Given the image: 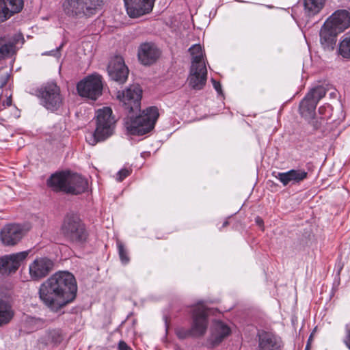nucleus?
Listing matches in <instances>:
<instances>
[{"mask_svg": "<svg viewBox=\"0 0 350 350\" xmlns=\"http://www.w3.org/2000/svg\"><path fill=\"white\" fill-rule=\"evenodd\" d=\"M77 291L74 275L68 271H58L40 285L39 297L46 306L57 312L75 299Z\"/></svg>", "mask_w": 350, "mask_h": 350, "instance_id": "f257e3e1", "label": "nucleus"}, {"mask_svg": "<svg viewBox=\"0 0 350 350\" xmlns=\"http://www.w3.org/2000/svg\"><path fill=\"white\" fill-rule=\"evenodd\" d=\"M47 185L54 191L75 195L85 192L88 187L86 178L70 172H61L52 174L47 180Z\"/></svg>", "mask_w": 350, "mask_h": 350, "instance_id": "f03ea898", "label": "nucleus"}, {"mask_svg": "<svg viewBox=\"0 0 350 350\" xmlns=\"http://www.w3.org/2000/svg\"><path fill=\"white\" fill-rule=\"evenodd\" d=\"M159 116L158 109L150 107L135 118L129 115L124 119V126L129 134L143 135L154 129Z\"/></svg>", "mask_w": 350, "mask_h": 350, "instance_id": "7ed1b4c3", "label": "nucleus"}, {"mask_svg": "<svg viewBox=\"0 0 350 350\" xmlns=\"http://www.w3.org/2000/svg\"><path fill=\"white\" fill-rule=\"evenodd\" d=\"M116 120L112 116V109L104 107L96 111V127L94 133H88L85 138L90 145H95L110 137L114 131Z\"/></svg>", "mask_w": 350, "mask_h": 350, "instance_id": "20e7f679", "label": "nucleus"}, {"mask_svg": "<svg viewBox=\"0 0 350 350\" xmlns=\"http://www.w3.org/2000/svg\"><path fill=\"white\" fill-rule=\"evenodd\" d=\"M207 315V308L203 303H198L192 310L193 323L191 329L187 330L183 327L177 328L176 334L178 338L184 339L190 335L194 336L204 335L208 325Z\"/></svg>", "mask_w": 350, "mask_h": 350, "instance_id": "39448f33", "label": "nucleus"}, {"mask_svg": "<svg viewBox=\"0 0 350 350\" xmlns=\"http://www.w3.org/2000/svg\"><path fill=\"white\" fill-rule=\"evenodd\" d=\"M36 92L41 105L47 110L57 111L63 105L64 98L60 88L55 82L49 81L44 83Z\"/></svg>", "mask_w": 350, "mask_h": 350, "instance_id": "423d86ee", "label": "nucleus"}, {"mask_svg": "<svg viewBox=\"0 0 350 350\" xmlns=\"http://www.w3.org/2000/svg\"><path fill=\"white\" fill-rule=\"evenodd\" d=\"M62 233L69 241L81 245L87 239V232L79 217L74 214L68 215L62 226Z\"/></svg>", "mask_w": 350, "mask_h": 350, "instance_id": "0eeeda50", "label": "nucleus"}, {"mask_svg": "<svg viewBox=\"0 0 350 350\" xmlns=\"http://www.w3.org/2000/svg\"><path fill=\"white\" fill-rule=\"evenodd\" d=\"M102 77L96 73L88 75L77 85V92L81 97L96 100L103 92Z\"/></svg>", "mask_w": 350, "mask_h": 350, "instance_id": "6e6552de", "label": "nucleus"}, {"mask_svg": "<svg viewBox=\"0 0 350 350\" xmlns=\"http://www.w3.org/2000/svg\"><path fill=\"white\" fill-rule=\"evenodd\" d=\"M142 96V90L139 85H131L123 91H118L116 94L129 113L139 111Z\"/></svg>", "mask_w": 350, "mask_h": 350, "instance_id": "1a4fd4ad", "label": "nucleus"}, {"mask_svg": "<svg viewBox=\"0 0 350 350\" xmlns=\"http://www.w3.org/2000/svg\"><path fill=\"white\" fill-rule=\"evenodd\" d=\"M107 71L111 79L120 84L126 81L129 75V69L120 56H115L111 59Z\"/></svg>", "mask_w": 350, "mask_h": 350, "instance_id": "9d476101", "label": "nucleus"}, {"mask_svg": "<svg viewBox=\"0 0 350 350\" xmlns=\"http://www.w3.org/2000/svg\"><path fill=\"white\" fill-rule=\"evenodd\" d=\"M126 12L131 18H137L150 13L154 0H124Z\"/></svg>", "mask_w": 350, "mask_h": 350, "instance_id": "9b49d317", "label": "nucleus"}, {"mask_svg": "<svg viewBox=\"0 0 350 350\" xmlns=\"http://www.w3.org/2000/svg\"><path fill=\"white\" fill-rule=\"evenodd\" d=\"M54 267V262L48 258H36L29 265V274L33 280H37L46 276Z\"/></svg>", "mask_w": 350, "mask_h": 350, "instance_id": "f8f14e48", "label": "nucleus"}, {"mask_svg": "<svg viewBox=\"0 0 350 350\" xmlns=\"http://www.w3.org/2000/svg\"><path fill=\"white\" fill-rule=\"evenodd\" d=\"M325 22L340 33L350 27V12L346 10H336Z\"/></svg>", "mask_w": 350, "mask_h": 350, "instance_id": "ddd939ff", "label": "nucleus"}, {"mask_svg": "<svg viewBox=\"0 0 350 350\" xmlns=\"http://www.w3.org/2000/svg\"><path fill=\"white\" fill-rule=\"evenodd\" d=\"M0 237L5 245H14L22 238V227L19 224H8L1 230Z\"/></svg>", "mask_w": 350, "mask_h": 350, "instance_id": "4468645a", "label": "nucleus"}, {"mask_svg": "<svg viewBox=\"0 0 350 350\" xmlns=\"http://www.w3.org/2000/svg\"><path fill=\"white\" fill-rule=\"evenodd\" d=\"M160 55L157 47L150 42L142 44L138 50V58L144 65H151L154 63Z\"/></svg>", "mask_w": 350, "mask_h": 350, "instance_id": "2eb2a0df", "label": "nucleus"}, {"mask_svg": "<svg viewBox=\"0 0 350 350\" xmlns=\"http://www.w3.org/2000/svg\"><path fill=\"white\" fill-rule=\"evenodd\" d=\"M207 70L206 65L191 66L190 75L188 78L189 86L194 90H201L206 84Z\"/></svg>", "mask_w": 350, "mask_h": 350, "instance_id": "dca6fc26", "label": "nucleus"}, {"mask_svg": "<svg viewBox=\"0 0 350 350\" xmlns=\"http://www.w3.org/2000/svg\"><path fill=\"white\" fill-rule=\"evenodd\" d=\"M258 350H280L282 341L271 332L261 331L258 334Z\"/></svg>", "mask_w": 350, "mask_h": 350, "instance_id": "f3484780", "label": "nucleus"}, {"mask_svg": "<svg viewBox=\"0 0 350 350\" xmlns=\"http://www.w3.org/2000/svg\"><path fill=\"white\" fill-rule=\"evenodd\" d=\"M22 252L6 255L0 258V273L8 275L15 272L21 265Z\"/></svg>", "mask_w": 350, "mask_h": 350, "instance_id": "a211bd4d", "label": "nucleus"}, {"mask_svg": "<svg viewBox=\"0 0 350 350\" xmlns=\"http://www.w3.org/2000/svg\"><path fill=\"white\" fill-rule=\"evenodd\" d=\"M275 177L279 180L284 186L289 183L296 184L304 180L308 177V172L304 170H291L286 172H278Z\"/></svg>", "mask_w": 350, "mask_h": 350, "instance_id": "6ab92c4d", "label": "nucleus"}, {"mask_svg": "<svg viewBox=\"0 0 350 350\" xmlns=\"http://www.w3.org/2000/svg\"><path fill=\"white\" fill-rule=\"evenodd\" d=\"M230 332V328L226 324L220 321H216L213 322L211 327L209 342L213 346L217 345L229 336Z\"/></svg>", "mask_w": 350, "mask_h": 350, "instance_id": "aec40b11", "label": "nucleus"}, {"mask_svg": "<svg viewBox=\"0 0 350 350\" xmlns=\"http://www.w3.org/2000/svg\"><path fill=\"white\" fill-rule=\"evenodd\" d=\"M22 10V0H0V23Z\"/></svg>", "mask_w": 350, "mask_h": 350, "instance_id": "412c9836", "label": "nucleus"}, {"mask_svg": "<svg viewBox=\"0 0 350 350\" xmlns=\"http://www.w3.org/2000/svg\"><path fill=\"white\" fill-rule=\"evenodd\" d=\"M320 42L321 46L325 50H333L336 42V36L339 34L334 29L327 25V23H324L320 30Z\"/></svg>", "mask_w": 350, "mask_h": 350, "instance_id": "4be33fe9", "label": "nucleus"}, {"mask_svg": "<svg viewBox=\"0 0 350 350\" xmlns=\"http://www.w3.org/2000/svg\"><path fill=\"white\" fill-rule=\"evenodd\" d=\"M62 8L64 14L69 18L75 19L83 18L81 0H64Z\"/></svg>", "mask_w": 350, "mask_h": 350, "instance_id": "5701e85b", "label": "nucleus"}, {"mask_svg": "<svg viewBox=\"0 0 350 350\" xmlns=\"http://www.w3.org/2000/svg\"><path fill=\"white\" fill-rule=\"evenodd\" d=\"M316 100L311 98V94H306L299 104V113L306 119L313 118L317 105Z\"/></svg>", "mask_w": 350, "mask_h": 350, "instance_id": "b1692460", "label": "nucleus"}, {"mask_svg": "<svg viewBox=\"0 0 350 350\" xmlns=\"http://www.w3.org/2000/svg\"><path fill=\"white\" fill-rule=\"evenodd\" d=\"M83 18H90L101 10L103 0H81Z\"/></svg>", "mask_w": 350, "mask_h": 350, "instance_id": "393cba45", "label": "nucleus"}, {"mask_svg": "<svg viewBox=\"0 0 350 350\" xmlns=\"http://www.w3.org/2000/svg\"><path fill=\"white\" fill-rule=\"evenodd\" d=\"M325 0H304L305 13L308 16L317 14L325 5Z\"/></svg>", "mask_w": 350, "mask_h": 350, "instance_id": "a878e982", "label": "nucleus"}, {"mask_svg": "<svg viewBox=\"0 0 350 350\" xmlns=\"http://www.w3.org/2000/svg\"><path fill=\"white\" fill-rule=\"evenodd\" d=\"M189 51L192 57L191 66L205 65L203 51L200 44H193L189 49Z\"/></svg>", "mask_w": 350, "mask_h": 350, "instance_id": "bb28decb", "label": "nucleus"}, {"mask_svg": "<svg viewBox=\"0 0 350 350\" xmlns=\"http://www.w3.org/2000/svg\"><path fill=\"white\" fill-rule=\"evenodd\" d=\"M13 317L10 306L0 299V326L8 323Z\"/></svg>", "mask_w": 350, "mask_h": 350, "instance_id": "cd10ccee", "label": "nucleus"}, {"mask_svg": "<svg viewBox=\"0 0 350 350\" xmlns=\"http://www.w3.org/2000/svg\"><path fill=\"white\" fill-rule=\"evenodd\" d=\"M338 53L343 58L350 59V33L342 36L339 44Z\"/></svg>", "mask_w": 350, "mask_h": 350, "instance_id": "c85d7f7f", "label": "nucleus"}, {"mask_svg": "<svg viewBox=\"0 0 350 350\" xmlns=\"http://www.w3.org/2000/svg\"><path fill=\"white\" fill-rule=\"evenodd\" d=\"M16 53V47L13 43L9 42L0 47V60L8 58Z\"/></svg>", "mask_w": 350, "mask_h": 350, "instance_id": "c756f323", "label": "nucleus"}, {"mask_svg": "<svg viewBox=\"0 0 350 350\" xmlns=\"http://www.w3.org/2000/svg\"><path fill=\"white\" fill-rule=\"evenodd\" d=\"M43 323L39 319H36L33 317H27L25 320V326L26 328L27 332H31L38 329H39Z\"/></svg>", "mask_w": 350, "mask_h": 350, "instance_id": "7c9ffc66", "label": "nucleus"}, {"mask_svg": "<svg viewBox=\"0 0 350 350\" xmlns=\"http://www.w3.org/2000/svg\"><path fill=\"white\" fill-rule=\"evenodd\" d=\"M326 92V89L324 87L319 85L312 88L307 94H311V98L316 100V102L318 103L325 96Z\"/></svg>", "mask_w": 350, "mask_h": 350, "instance_id": "2f4dec72", "label": "nucleus"}, {"mask_svg": "<svg viewBox=\"0 0 350 350\" xmlns=\"http://www.w3.org/2000/svg\"><path fill=\"white\" fill-rule=\"evenodd\" d=\"M117 247L118 250L119 256L122 263L124 265H126L130 260L127 250L124 247V244L120 241H117Z\"/></svg>", "mask_w": 350, "mask_h": 350, "instance_id": "473e14b6", "label": "nucleus"}, {"mask_svg": "<svg viewBox=\"0 0 350 350\" xmlns=\"http://www.w3.org/2000/svg\"><path fill=\"white\" fill-rule=\"evenodd\" d=\"M131 170L129 169H122L117 174V180L119 182L122 181L125 178L131 174Z\"/></svg>", "mask_w": 350, "mask_h": 350, "instance_id": "72a5a7b5", "label": "nucleus"}, {"mask_svg": "<svg viewBox=\"0 0 350 350\" xmlns=\"http://www.w3.org/2000/svg\"><path fill=\"white\" fill-rule=\"evenodd\" d=\"M62 44L60 45L59 47L56 48L55 50H52V51H50L45 52V53H42V55H53V56H54L55 57L59 58L60 57L59 50L62 48Z\"/></svg>", "mask_w": 350, "mask_h": 350, "instance_id": "f704fd0d", "label": "nucleus"}, {"mask_svg": "<svg viewBox=\"0 0 350 350\" xmlns=\"http://www.w3.org/2000/svg\"><path fill=\"white\" fill-rule=\"evenodd\" d=\"M212 82H213V87L215 89V90L219 93V94H221V84L219 83V82H217L216 81L215 79H211Z\"/></svg>", "mask_w": 350, "mask_h": 350, "instance_id": "c9c22d12", "label": "nucleus"}, {"mask_svg": "<svg viewBox=\"0 0 350 350\" xmlns=\"http://www.w3.org/2000/svg\"><path fill=\"white\" fill-rule=\"evenodd\" d=\"M119 350H133L125 342L120 341L118 345Z\"/></svg>", "mask_w": 350, "mask_h": 350, "instance_id": "e433bc0d", "label": "nucleus"}, {"mask_svg": "<svg viewBox=\"0 0 350 350\" xmlns=\"http://www.w3.org/2000/svg\"><path fill=\"white\" fill-rule=\"evenodd\" d=\"M32 224L31 222L23 224V232L29 231L31 228Z\"/></svg>", "mask_w": 350, "mask_h": 350, "instance_id": "4c0bfd02", "label": "nucleus"}, {"mask_svg": "<svg viewBox=\"0 0 350 350\" xmlns=\"http://www.w3.org/2000/svg\"><path fill=\"white\" fill-rule=\"evenodd\" d=\"M3 105L4 106H10L12 105V98H11V95L9 96L6 100L5 102H3Z\"/></svg>", "mask_w": 350, "mask_h": 350, "instance_id": "58836bf2", "label": "nucleus"}, {"mask_svg": "<svg viewBox=\"0 0 350 350\" xmlns=\"http://www.w3.org/2000/svg\"><path fill=\"white\" fill-rule=\"evenodd\" d=\"M8 79V75H6L0 84V88H3L7 83Z\"/></svg>", "mask_w": 350, "mask_h": 350, "instance_id": "ea45409f", "label": "nucleus"}, {"mask_svg": "<svg viewBox=\"0 0 350 350\" xmlns=\"http://www.w3.org/2000/svg\"><path fill=\"white\" fill-rule=\"evenodd\" d=\"M256 223L258 226H262V224H263V221H262V219L260 217H257L256 218Z\"/></svg>", "mask_w": 350, "mask_h": 350, "instance_id": "a19ab883", "label": "nucleus"}, {"mask_svg": "<svg viewBox=\"0 0 350 350\" xmlns=\"http://www.w3.org/2000/svg\"><path fill=\"white\" fill-rule=\"evenodd\" d=\"M312 338V335L309 337V339L308 340L307 345L306 346L305 350H310V340Z\"/></svg>", "mask_w": 350, "mask_h": 350, "instance_id": "79ce46f5", "label": "nucleus"}, {"mask_svg": "<svg viewBox=\"0 0 350 350\" xmlns=\"http://www.w3.org/2000/svg\"><path fill=\"white\" fill-rule=\"evenodd\" d=\"M324 107H320L319 109V111L320 113H322V110H323Z\"/></svg>", "mask_w": 350, "mask_h": 350, "instance_id": "37998d69", "label": "nucleus"}, {"mask_svg": "<svg viewBox=\"0 0 350 350\" xmlns=\"http://www.w3.org/2000/svg\"><path fill=\"white\" fill-rule=\"evenodd\" d=\"M228 224V221H224V224H223V227L226 226Z\"/></svg>", "mask_w": 350, "mask_h": 350, "instance_id": "c03bdc74", "label": "nucleus"}, {"mask_svg": "<svg viewBox=\"0 0 350 350\" xmlns=\"http://www.w3.org/2000/svg\"><path fill=\"white\" fill-rule=\"evenodd\" d=\"M27 254H27V252H23V258H25Z\"/></svg>", "mask_w": 350, "mask_h": 350, "instance_id": "a18cd8bd", "label": "nucleus"}, {"mask_svg": "<svg viewBox=\"0 0 350 350\" xmlns=\"http://www.w3.org/2000/svg\"><path fill=\"white\" fill-rule=\"evenodd\" d=\"M31 219L32 220H35L36 219V217H33Z\"/></svg>", "mask_w": 350, "mask_h": 350, "instance_id": "49530a36", "label": "nucleus"}]
</instances>
